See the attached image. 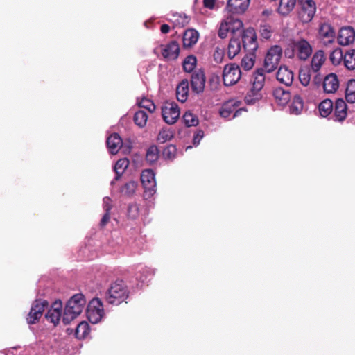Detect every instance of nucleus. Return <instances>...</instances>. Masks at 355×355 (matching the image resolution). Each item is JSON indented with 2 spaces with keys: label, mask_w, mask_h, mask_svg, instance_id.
<instances>
[{
  "label": "nucleus",
  "mask_w": 355,
  "mask_h": 355,
  "mask_svg": "<svg viewBox=\"0 0 355 355\" xmlns=\"http://www.w3.org/2000/svg\"><path fill=\"white\" fill-rule=\"evenodd\" d=\"M85 299L83 294H76L67 302L62 315V322L64 324H69L83 311L85 304Z\"/></svg>",
  "instance_id": "obj_1"
},
{
  "label": "nucleus",
  "mask_w": 355,
  "mask_h": 355,
  "mask_svg": "<svg viewBox=\"0 0 355 355\" xmlns=\"http://www.w3.org/2000/svg\"><path fill=\"white\" fill-rule=\"evenodd\" d=\"M139 106L146 109L150 113L154 112L156 109L153 101L146 98H142V100L139 103Z\"/></svg>",
  "instance_id": "obj_46"
},
{
  "label": "nucleus",
  "mask_w": 355,
  "mask_h": 355,
  "mask_svg": "<svg viewBox=\"0 0 355 355\" xmlns=\"http://www.w3.org/2000/svg\"><path fill=\"white\" fill-rule=\"evenodd\" d=\"M105 315V310L102 300L98 297L90 300V323L99 322Z\"/></svg>",
  "instance_id": "obj_11"
},
{
  "label": "nucleus",
  "mask_w": 355,
  "mask_h": 355,
  "mask_svg": "<svg viewBox=\"0 0 355 355\" xmlns=\"http://www.w3.org/2000/svg\"><path fill=\"white\" fill-rule=\"evenodd\" d=\"M266 72V71L262 68H258L254 72L252 89L245 96V101L247 104H254L257 101L261 98V96L259 92L264 86Z\"/></svg>",
  "instance_id": "obj_3"
},
{
  "label": "nucleus",
  "mask_w": 355,
  "mask_h": 355,
  "mask_svg": "<svg viewBox=\"0 0 355 355\" xmlns=\"http://www.w3.org/2000/svg\"><path fill=\"white\" fill-rule=\"evenodd\" d=\"M48 306L49 302L47 300L42 299L35 300L33 302L31 310L27 315V323L29 324H34L38 322Z\"/></svg>",
  "instance_id": "obj_7"
},
{
  "label": "nucleus",
  "mask_w": 355,
  "mask_h": 355,
  "mask_svg": "<svg viewBox=\"0 0 355 355\" xmlns=\"http://www.w3.org/2000/svg\"><path fill=\"white\" fill-rule=\"evenodd\" d=\"M250 0H228L227 10L232 14H242L249 6Z\"/></svg>",
  "instance_id": "obj_16"
},
{
  "label": "nucleus",
  "mask_w": 355,
  "mask_h": 355,
  "mask_svg": "<svg viewBox=\"0 0 355 355\" xmlns=\"http://www.w3.org/2000/svg\"><path fill=\"white\" fill-rule=\"evenodd\" d=\"M129 292L127 286L121 280L112 283L105 294V299L110 304L119 305L128 297Z\"/></svg>",
  "instance_id": "obj_2"
},
{
  "label": "nucleus",
  "mask_w": 355,
  "mask_h": 355,
  "mask_svg": "<svg viewBox=\"0 0 355 355\" xmlns=\"http://www.w3.org/2000/svg\"><path fill=\"white\" fill-rule=\"evenodd\" d=\"M205 73L202 69L195 70L191 76V87L192 92L199 94L204 92L205 87Z\"/></svg>",
  "instance_id": "obj_12"
},
{
  "label": "nucleus",
  "mask_w": 355,
  "mask_h": 355,
  "mask_svg": "<svg viewBox=\"0 0 355 355\" xmlns=\"http://www.w3.org/2000/svg\"><path fill=\"white\" fill-rule=\"evenodd\" d=\"M223 22L227 25L230 32L233 34L241 30L243 26L241 20L232 17H227Z\"/></svg>",
  "instance_id": "obj_29"
},
{
  "label": "nucleus",
  "mask_w": 355,
  "mask_h": 355,
  "mask_svg": "<svg viewBox=\"0 0 355 355\" xmlns=\"http://www.w3.org/2000/svg\"><path fill=\"white\" fill-rule=\"evenodd\" d=\"M347 115V106L343 99H337L335 102L334 114L335 121H343Z\"/></svg>",
  "instance_id": "obj_19"
},
{
  "label": "nucleus",
  "mask_w": 355,
  "mask_h": 355,
  "mask_svg": "<svg viewBox=\"0 0 355 355\" xmlns=\"http://www.w3.org/2000/svg\"><path fill=\"white\" fill-rule=\"evenodd\" d=\"M180 114V109L175 102H166L162 107V115L168 124H174Z\"/></svg>",
  "instance_id": "obj_9"
},
{
  "label": "nucleus",
  "mask_w": 355,
  "mask_h": 355,
  "mask_svg": "<svg viewBox=\"0 0 355 355\" xmlns=\"http://www.w3.org/2000/svg\"><path fill=\"white\" fill-rule=\"evenodd\" d=\"M139 215V205L137 203H132L128 207V216L129 218L135 220Z\"/></svg>",
  "instance_id": "obj_45"
},
{
  "label": "nucleus",
  "mask_w": 355,
  "mask_h": 355,
  "mask_svg": "<svg viewBox=\"0 0 355 355\" xmlns=\"http://www.w3.org/2000/svg\"><path fill=\"white\" fill-rule=\"evenodd\" d=\"M334 103L330 99H325L322 101L318 106V110L320 115L322 117L329 116L333 110Z\"/></svg>",
  "instance_id": "obj_33"
},
{
  "label": "nucleus",
  "mask_w": 355,
  "mask_h": 355,
  "mask_svg": "<svg viewBox=\"0 0 355 355\" xmlns=\"http://www.w3.org/2000/svg\"><path fill=\"white\" fill-rule=\"evenodd\" d=\"M112 208V200L109 197L103 198V209L105 212H110Z\"/></svg>",
  "instance_id": "obj_54"
},
{
  "label": "nucleus",
  "mask_w": 355,
  "mask_h": 355,
  "mask_svg": "<svg viewBox=\"0 0 355 355\" xmlns=\"http://www.w3.org/2000/svg\"><path fill=\"white\" fill-rule=\"evenodd\" d=\"M197 64V59L196 57L190 55L186 57V58L182 62V67L184 71L191 73L192 71H194V69Z\"/></svg>",
  "instance_id": "obj_37"
},
{
  "label": "nucleus",
  "mask_w": 355,
  "mask_h": 355,
  "mask_svg": "<svg viewBox=\"0 0 355 355\" xmlns=\"http://www.w3.org/2000/svg\"><path fill=\"white\" fill-rule=\"evenodd\" d=\"M89 333V324L86 321H83L78 324L76 327L75 335L78 339H83L87 337Z\"/></svg>",
  "instance_id": "obj_38"
},
{
  "label": "nucleus",
  "mask_w": 355,
  "mask_h": 355,
  "mask_svg": "<svg viewBox=\"0 0 355 355\" xmlns=\"http://www.w3.org/2000/svg\"><path fill=\"white\" fill-rule=\"evenodd\" d=\"M159 151L158 148L155 145L150 146L146 155V160L150 164L155 163L159 158Z\"/></svg>",
  "instance_id": "obj_36"
},
{
  "label": "nucleus",
  "mask_w": 355,
  "mask_h": 355,
  "mask_svg": "<svg viewBox=\"0 0 355 355\" xmlns=\"http://www.w3.org/2000/svg\"><path fill=\"white\" fill-rule=\"evenodd\" d=\"M182 119L187 127L196 126L198 124V117L190 111H187L184 114Z\"/></svg>",
  "instance_id": "obj_41"
},
{
  "label": "nucleus",
  "mask_w": 355,
  "mask_h": 355,
  "mask_svg": "<svg viewBox=\"0 0 355 355\" xmlns=\"http://www.w3.org/2000/svg\"><path fill=\"white\" fill-rule=\"evenodd\" d=\"M189 90L188 80L187 79L182 80L176 88L177 99L181 103H184L187 99Z\"/></svg>",
  "instance_id": "obj_23"
},
{
  "label": "nucleus",
  "mask_w": 355,
  "mask_h": 355,
  "mask_svg": "<svg viewBox=\"0 0 355 355\" xmlns=\"http://www.w3.org/2000/svg\"><path fill=\"white\" fill-rule=\"evenodd\" d=\"M282 55V49L279 45H275L270 47L264 59L263 69L266 73L274 71L278 67Z\"/></svg>",
  "instance_id": "obj_5"
},
{
  "label": "nucleus",
  "mask_w": 355,
  "mask_h": 355,
  "mask_svg": "<svg viewBox=\"0 0 355 355\" xmlns=\"http://www.w3.org/2000/svg\"><path fill=\"white\" fill-rule=\"evenodd\" d=\"M148 114L143 110H139L134 115L135 123L140 128H144L146 125Z\"/></svg>",
  "instance_id": "obj_40"
},
{
  "label": "nucleus",
  "mask_w": 355,
  "mask_h": 355,
  "mask_svg": "<svg viewBox=\"0 0 355 355\" xmlns=\"http://www.w3.org/2000/svg\"><path fill=\"white\" fill-rule=\"evenodd\" d=\"M241 42L239 38L232 37L227 47V55L230 59L234 58L241 51Z\"/></svg>",
  "instance_id": "obj_27"
},
{
  "label": "nucleus",
  "mask_w": 355,
  "mask_h": 355,
  "mask_svg": "<svg viewBox=\"0 0 355 355\" xmlns=\"http://www.w3.org/2000/svg\"><path fill=\"white\" fill-rule=\"evenodd\" d=\"M293 50L291 52H285V54L288 58H292L294 55V52H296L297 56L300 60H306L313 53V48L310 43L304 38L295 40L292 42Z\"/></svg>",
  "instance_id": "obj_4"
},
{
  "label": "nucleus",
  "mask_w": 355,
  "mask_h": 355,
  "mask_svg": "<svg viewBox=\"0 0 355 355\" xmlns=\"http://www.w3.org/2000/svg\"><path fill=\"white\" fill-rule=\"evenodd\" d=\"M199 33L193 28L184 31L182 37L183 47L189 48L193 46L198 40Z\"/></svg>",
  "instance_id": "obj_22"
},
{
  "label": "nucleus",
  "mask_w": 355,
  "mask_h": 355,
  "mask_svg": "<svg viewBox=\"0 0 355 355\" xmlns=\"http://www.w3.org/2000/svg\"><path fill=\"white\" fill-rule=\"evenodd\" d=\"M294 79L293 72L285 65L279 67L277 73V80L285 85L286 86H290L293 83Z\"/></svg>",
  "instance_id": "obj_18"
},
{
  "label": "nucleus",
  "mask_w": 355,
  "mask_h": 355,
  "mask_svg": "<svg viewBox=\"0 0 355 355\" xmlns=\"http://www.w3.org/2000/svg\"><path fill=\"white\" fill-rule=\"evenodd\" d=\"M216 0H203V5L205 8L212 9L214 8Z\"/></svg>",
  "instance_id": "obj_56"
},
{
  "label": "nucleus",
  "mask_w": 355,
  "mask_h": 355,
  "mask_svg": "<svg viewBox=\"0 0 355 355\" xmlns=\"http://www.w3.org/2000/svg\"><path fill=\"white\" fill-rule=\"evenodd\" d=\"M62 301L60 300H55L45 314L46 320L53 324L54 326H57L62 317Z\"/></svg>",
  "instance_id": "obj_13"
},
{
  "label": "nucleus",
  "mask_w": 355,
  "mask_h": 355,
  "mask_svg": "<svg viewBox=\"0 0 355 355\" xmlns=\"http://www.w3.org/2000/svg\"><path fill=\"white\" fill-rule=\"evenodd\" d=\"M319 35L322 38L328 39L329 42H332L335 37V31L330 24L324 23L320 26Z\"/></svg>",
  "instance_id": "obj_28"
},
{
  "label": "nucleus",
  "mask_w": 355,
  "mask_h": 355,
  "mask_svg": "<svg viewBox=\"0 0 355 355\" xmlns=\"http://www.w3.org/2000/svg\"><path fill=\"white\" fill-rule=\"evenodd\" d=\"M236 103H237V102H236V101H233V104H232V105H231V104H230V105L228 107V110H233V111H234V107H234V105H236Z\"/></svg>",
  "instance_id": "obj_58"
},
{
  "label": "nucleus",
  "mask_w": 355,
  "mask_h": 355,
  "mask_svg": "<svg viewBox=\"0 0 355 355\" xmlns=\"http://www.w3.org/2000/svg\"><path fill=\"white\" fill-rule=\"evenodd\" d=\"M227 25L225 24L224 22H222L220 26L218 35L222 39L227 37V33L230 32L229 27H227Z\"/></svg>",
  "instance_id": "obj_48"
},
{
  "label": "nucleus",
  "mask_w": 355,
  "mask_h": 355,
  "mask_svg": "<svg viewBox=\"0 0 355 355\" xmlns=\"http://www.w3.org/2000/svg\"><path fill=\"white\" fill-rule=\"evenodd\" d=\"M296 0H279L277 12L283 16L288 15L294 8Z\"/></svg>",
  "instance_id": "obj_26"
},
{
  "label": "nucleus",
  "mask_w": 355,
  "mask_h": 355,
  "mask_svg": "<svg viewBox=\"0 0 355 355\" xmlns=\"http://www.w3.org/2000/svg\"><path fill=\"white\" fill-rule=\"evenodd\" d=\"M107 146L112 155H116L122 146L123 141L117 133L110 135L107 139Z\"/></svg>",
  "instance_id": "obj_21"
},
{
  "label": "nucleus",
  "mask_w": 355,
  "mask_h": 355,
  "mask_svg": "<svg viewBox=\"0 0 355 355\" xmlns=\"http://www.w3.org/2000/svg\"><path fill=\"white\" fill-rule=\"evenodd\" d=\"M304 107V102L300 95H295L291 105H290V112L293 114L298 115L301 113Z\"/></svg>",
  "instance_id": "obj_31"
},
{
  "label": "nucleus",
  "mask_w": 355,
  "mask_h": 355,
  "mask_svg": "<svg viewBox=\"0 0 355 355\" xmlns=\"http://www.w3.org/2000/svg\"><path fill=\"white\" fill-rule=\"evenodd\" d=\"M248 53L241 62V67L245 71H249L254 67L256 58L255 52Z\"/></svg>",
  "instance_id": "obj_32"
},
{
  "label": "nucleus",
  "mask_w": 355,
  "mask_h": 355,
  "mask_svg": "<svg viewBox=\"0 0 355 355\" xmlns=\"http://www.w3.org/2000/svg\"><path fill=\"white\" fill-rule=\"evenodd\" d=\"M213 56H214V60L217 63H221L223 60V57H224L223 51L218 48L215 50Z\"/></svg>",
  "instance_id": "obj_52"
},
{
  "label": "nucleus",
  "mask_w": 355,
  "mask_h": 355,
  "mask_svg": "<svg viewBox=\"0 0 355 355\" xmlns=\"http://www.w3.org/2000/svg\"><path fill=\"white\" fill-rule=\"evenodd\" d=\"M162 55L166 61L176 60L180 54V46L178 42L173 40L166 45H162Z\"/></svg>",
  "instance_id": "obj_14"
},
{
  "label": "nucleus",
  "mask_w": 355,
  "mask_h": 355,
  "mask_svg": "<svg viewBox=\"0 0 355 355\" xmlns=\"http://www.w3.org/2000/svg\"><path fill=\"white\" fill-rule=\"evenodd\" d=\"M355 40V31L350 26L340 28L338 37V42L342 46H347Z\"/></svg>",
  "instance_id": "obj_17"
},
{
  "label": "nucleus",
  "mask_w": 355,
  "mask_h": 355,
  "mask_svg": "<svg viewBox=\"0 0 355 355\" xmlns=\"http://www.w3.org/2000/svg\"><path fill=\"white\" fill-rule=\"evenodd\" d=\"M110 219V213L105 212L101 220V225L102 227L106 225L107 224V223L109 222Z\"/></svg>",
  "instance_id": "obj_55"
},
{
  "label": "nucleus",
  "mask_w": 355,
  "mask_h": 355,
  "mask_svg": "<svg viewBox=\"0 0 355 355\" xmlns=\"http://www.w3.org/2000/svg\"><path fill=\"white\" fill-rule=\"evenodd\" d=\"M203 136H204V132L202 130H197L196 132V134L193 136V144L195 146L198 145L200 144L201 139L203 137Z\"/></svg>",
  "instance_id": "obj_53"
},
{
  "label": "nucleus",
  "mask_w": 355,
  "mask_h": 355,
  "mask_svg": "<svg viewBox=\"0 0 355 355\" xmlns=\"http://www.w3.org/2000/svg\"><path fill=\"white\" fill-rule=\"evenodd\" d=\"M299 79L304 86H307L309 84L311 77L309 73L300 72Z\"/></svg>",
  "instance_id": "obj_51"
},
{
  "label": "nucleus",
  "mask_w": 355,
  "mask_h": 355,
  "mask_svg": "<svg viewBox=\"0 0 355 355\" xmlns=\"http://www.w3.org/2000/svg\"><path fill=\"white\" fill-rule=\"evenodd\" d=\"M85 313H86V315L89 314V305H87L85 309Z\"/></svg>",
  "instance_id": "obj_59"
},
{
  "label": "nucleus",
  "mask_w": 355,
  "mask_h": 355,
  "mask_svg": "<svg viewBox=\"0 0 355 355\" xmlns=\"http://www.w3.org/2000/svg\"><path fill=\"white\" fill-rule=\"evenodd\" d=\"M273 96L279 105H286L291 99V94L288 91L282 87H277L273 90Z\"/></svg>",
  "instance_id": "obj_24"
},
{
  "label": "nucleus",
  "mask_w": 355,
  "mask_h": 355,
  "mask_svg": "<svg viewBox=\"0 0 355 355\" xmlns=\"http://www.w3.org/2000/svg\"><path fill=\"white\" fill-rule=\"evenodd\" d=\"M141 182L144 187V198L148 200L156 193L155 175L153 170H144L141 174Z\"/></svg>",
  "instance_id": "obj_6"
},
{
  "label": "nucleus",
  "mask_w": 355,
  "mask_h": 355,
  "mask_svg": "<svg viewBox=\"0 0 355 355\" xmlns=\"http://www.w3.org/2000/svg\"><path fill=\"white\" fill-rule=\"evenodd\" d=\"M325 60L326 57L324 51L318 50L315 51L311 60V65L313 71L314 72L318 71Z\"/></svg>",
  "instance_id": "obj_25"
},
{
  "label": "nucleus",
  "mask_w": 355,
  "mask_h": 355,
  "mask_svg": "<svg viewBox=\"0 0 355 355\" xmlns=\"http://www.w3.org/2000/svg\"><path fill=\"white\" fill-rule=\"evenodd\" d=\"M343 62L347 69H355V50L352 49L345 52Z\"/></svg>",
  "instance_id": "obj_34"
},
{
  "label": "nucleus",
  "mask_w": 355,
  "mask_h": 355,
  "mask_svg": "<svg viewBox=\"0 0 355 355\" xmlns=\"http://www.w3.org/2000/svg\"><path fill=\"white\" fill-rule=\"evenodd\" d=\"M174 137L173 132L170 128H162L157 136V141L164 144L172 139Z\"/></svg>",
  "instance_id": "obj_39"
},
{
  "label": "nucleus",
  "mask_w": 355,
  "mask_h": 355,
  "mask_svg": "<svg viewBox=\"0 0 355 355\" xmlns=\"http://www.w3.org/2000/svg\"><path fill=\"white\" fill-rule=\"evenodd\" d=\"M177 148L174 145H168L162 151V156L165 159H173L175 157Z\"/></svg>",
  "instance_id": "obj_44"
},
{
  "label": "nucleus",
  "mask_w": 355,
  "mask_h": 355,
  "mask_svg": "<svg viewBox=\"0 0 355 355\" xmlns=\"http://www.w3.org/2000/svg\"><path fill=\"white\" fill-rule=\"evenodd\" d=\"M242 44L244 50L247 52H255L258 48V42L255 30L248 28L242 31Z\"/></svg>",
  "instance_id": "obj_10"
},
{
  "label": "nucleus",
  "mask_w": 355,
  "mask_h": 355,
  "mask_svg": "<svg viewBox=\"0 0 355 355\" xmlns=\"http://www.w3.org/2000/svg\"><path fill=\"white\" fill-rule=\"evenodd\" d=\"M241 110H237L234 112V117H235V116L237 115V114H238L239 112H241Z\"/></svg>",
  "instance_id": "obj_60"
},
{
  "label": "nucleus",
  "mask_w": 355,
  "mask_h": 355,
  "mask_svg": "<svg viewBox=\"0 0 355 355\" xmlns=\"http://www.w3.org/2000/svg\"><path fill=\"white\" fill-rule=\"evenodd\" d=\"M233 104V101H230L225 103L220 110V115L223 117L227 118L230 116V114L233 112V110H228V107Z\"/></svg>",
  "instance_id": "obj_49"
},
{
  "label": "nucleus",
  "mask_w": 355,
  "mask_h": 355,
  "mask_svg": "<svg viewBox=\"0 0 355 355\" xmlns=\"http://www.w3.org/2000/svg\"><path fill=\"white\" fill-rule=\"evenodd\" d=\"M345 98L349 103H355V79H351L347 82L345 89Z\"/></svg>",
  "instance_id": "obj_35"
},
{
  "label": "nucleus",
  "mask_w": 355,
  "mask_h": 355,
  "mask_svg": "<svg viewBox=\"0 0 355 355\" xmlns=\"http://www.w3.org/2000/svg\"><path fill=\"white\" fill-rule=\"evenodd\" d=\"M130 164L129 159L128 158H122L119 159L115 164L114 167V171L116 173L115 180H118L125 169L128 167Z\"/></svg>",
  "instance_id": "obj_30"
},
{
  "label": "nucleus",
  "mask_w": 355,
  "mask_h": 355,
  "mask_svg": "<svg viewBox=\"0 0 355 355\" xmlns=\"http://www.w3.org/2000/svg\"><path fill=\"white\" fill-rule=\"evenodd\" d=\"M339 87L338 76L335 73L327 75L323 81V89L326 93H334Z\"/></svg>",
  "instance_id": "obj_20"
},
{
  "label": "nucleus",
  "mask_w": 355,
  "mask_h": 355,
  "mask_svg": "<svg viewBox=\"0 0 355 355\" xmlns=\"http://www.w3.org/2000/svg\"><path fill=\"white\" fill-rule=\"evenodd\" d=\"M160 31L162 33H168L170 31V26L168 24H162L160 28Z\"/></svg>",
  "instance_id": "obj_57"
},
{
  "label": "nucleus",
  "mask_w": 355,
  "mask_h": 355,
  "mask_svg": "<svg viewBox=\"0 0 355 355\" xmlns=\"http://www.w3.org/2000/svg\"><path fill=\"white\" fill-rule=\"evenodd\" d=\"M259 33L264 39H269L271 37V27L268 24L261 25L259 28Z\"/></svg>",
  "instance_id": "obj_47"
},
{
  "label": "nucleus",
  "mask_w": 355,
  "mask_h": 355,
  "mask_svg": "<svg viewBox=\"0 0 355 355\" xmlns=\"http://www.w3.org/2000/svg\"><path fill=\"white\" fill-rule=\"evenodd\" d=\"M241 77L240 67L234 63L226 64L223 71V80L225 86L235 85Z\"/></svg>",
  "instance_id": "obj_8"
},
{
  "label": "nucleus",
  "mask_w": 355,
  "mask_h": 355,
  "mask_svg": "<svg viewBox=\"0 0 355 355\" xmlns=\"http://www.w3.org/2000/svg\"><path fill=\"white\" fill-rule=\"evenodd\" d=\"M209 85L211 90H216L219 86V77L218 76H213L209 80Z\"/></svg>",
  "instance_id": "obj_50"
},
{
  "label": "nucleus",
  "mask_w": 355,
  "mask_h": 355,
  "mask_svg": "<svg viewBox=\"0 0 355 355\" xmlns=\"http://www.w3.org/2000/svg\"><path fill=\"white\" fill-rule=\"evenodd\" d=\"M343 56L341 49H336L331 53L329 59L334 65H338L343 60Z\"/></svg>",
  "instance_id": "obj_43"
},
{
  "label": "nucleus",
  "mask_w": 355,
  "mask_h": 355,
  "mask_svg": "<svg viewBox=\"0 0 355 355\" xmlns=\"http://www.w3.org/2000/svg\"><path fill=\"white\" fill-rule=\"evenodd\" d=\"M137 187V183L135 181H130L123 186L121 193L126 196H132L135 193Z\"/></svg>",
  "instance_id": "obj_42"
},
{
  "label": "nucleus",
  "mask_w": 355,
  "mask_h": 355,
  "mask_svg": "<svg viewBox=\"0 0 355 355\" xmlns=\"http://www.w3.org/2000/svg\"><path fill=\"white\" fill-rule=\"evenodd\" d=\"M316 11V5L313 0H305L302 3V9L300 17L303 22H309L314 17Z\"/></svg>",
  "instance_id": "obj_15"
}]
</instances>
